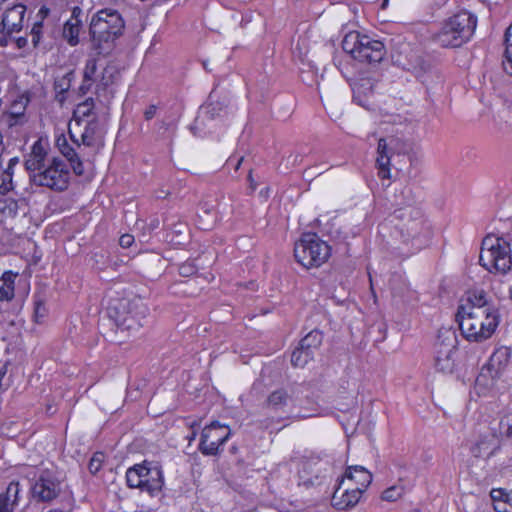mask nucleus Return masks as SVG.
<instances>
[{
  "instance_id": "1",
  "label": "nucleus",
  "mask_w": 512,
  "mask_h": 512,
  "mask_svg": "<svg viewBox=\"0 0 512 512\" xmlns=\"http://www.w3.org/2000/svg\"><path fill=\"white\" fill-rule=\"evenodd\" d=\"M49 145L43 139L35 141L25 157L24 166L31 183L62 192L68 188L70 169L59 157H49Z\"/></svg>"
},
{
  "instance_id": "2",
  "label": "nucleus",
  "mask_w": 512,
  "mask_h": 512,
  "mask_svg": "<svg viewBox=\"0 0 512 512\" xmlns=\"http://www.w3.org/2000/svg\"><path fill=\"white\" fill-rule=\"evenodd\" d=\"M477 27V17L460 11L447 18L433 35V41L442 48H458L470 41Z\"/></svg>"
},
{
  "instance_id": "3",
  "label": "nucleus",
  "mask_w": 512,
  "mask_h": 512,
  "mask_svg": "<svg viewBox=\"0 0 512 512\" xmlns=\"http://www.w3.org/2000/svg\"><path fill=\"white\" fill-rule=\"evenodd\" d=\"M456 317L463 336L474 342L490 338L499 324L498 312H485L483 308L459 307Z\"/></svg>"
},
{
  "instance_id": "4",
  "label": "nucleus",
  "mask_w": 512,
  "mask_h": 512,
  "mask_svg": "<svg viewBox=\"0 0 512 512\" xmlns=\"http://www.w3.org/2000/svg\"><path fill=\"white\" fill-rule=\"evenodd\" d=\"M123 29L124 20L120 13L113 9H103L93 15L89 32L94 46L102 53L112 47Z\"/></svg>"
},
{
  "instance_id": "5",
  "label": "nucleus",
  "mask_w": 512,
  "mask_h": 512,
  "mask_svg": "<svg viewBox=\"0 0 512 512\" xmlns=\"http://www.w3.org/2000/svg\"><path fill=\"white\" fill-rule=\"evenodd\" d=\"M109 313L119 330L131 333L147 324L149 309L141 298L122 299L109 308Z\"/></svg>"
},
{
  "instance_id": "6",
  "label": "nucleus",
  "mask_w": 512,
  "mask_h": 512,
  "mask_svg": "<svg viewBox=\"0 0 512 512\" xmlns=\"http://www.w3.org/2000/svg\"><path fill=\"white\" fill-rule=\"evenodd\" d=\"M342 48L353 59L369 64L380 63L386 54L385 46L381 41L362 35L358 31H351L345 35Z\"/></svg>"
},
{
  "instance_id": "7",
  "label": "nucleus",
  "mask_w": 512,
  "mask_h": 512,
  "mask_svg": "<svg viewBox=\"0 0 512 512\" xmlns=\"http://www.w3.org/2000/svg\"><path fill=\"white\" fill-rule=\"evenodd\" d=\"M479 262L491 273H507L512 265L510 244L502 238L485 237L481 246Z\"/></svg>"
},
{
  "instance_id": "8",
  "label": "nucleus",
  "mask_w": 512,
  "mask_h": 512,
  "mask_svg": "<svg viewBox=\"0 0 512 512\" xmlns=\"http://www.w3.org/2000/svg\"><path fill=\"white\" fill-rule=\"evenodd\" d=\"M395 217L402 221L399 231L405 242H415L417 248L428 242L431 229L419 209L407 206L396 210Z\"/></svg>"
},
{
  "instance_id": "9",
  "label": "nucleus",
  "mask_w": 512,
  "mask_h": 512,
  "mask_svg": "<svg viewBox=\"0 0 512 512\" xmlns=\"http://www.w3.org/2000/svg\"><path fill=\"white\" fill-rule=\"evenodd\" d=\"M330 254V246L315 233H304L294 246L295 259L305 268L321 266Z\"/></svg>"
},
{
  "instance_id": "10",
  "label": "nucleus",
  "mask_w": 512,
  "mask_h": 512,
  "mask_svg": "<svg viewBox=\"0 0 512 512\" xmlns=\"http://www.w3.org/2000/svg\"><path fill=\"white\" fill-rule=\"evenodd\" d=\"M126 482L129 488H137L155 496L162 490L164 477L162 469L158 465L144 461L142 464L128 468Z\"/></svg>"
},
{
  "instance_id": "11",
  "label": "nucleus",
  "mask_w": 512,
  "mask_h": 512,
  "mask_svg": "<svg viewBox=\"0 0 512 512\" xmlns=\"http://www.w3.org/2000/svg\"><path fill=\"white\" fill-rule=\"evenodd\" d=\"M230 436L231 430L229 426L214 421L203 428L198 450L204 456H218Z\"/></svg>"
},
{
  "instance_id": "12",
  "label": "nucleus",
  "mask_w": 512,
  "mask_h": 512,
  "mask_svg": "<svg viewBox=\"0 0 512 512\" xmlns=\"http://www.w3.org/2000/svg\"><path fill=\"white\" fill-rule=\"evenodd\" d=\"M457 352V338L453 332H448L443 339L439 336L435 343V369L446 374L453 373L456 367Z\"/></svg>"
},
{
  "instance_id": "13",
  "label": "nucleus",
  "mask_w": 512,
  "mask_h": 512,
  "mask_svg": "<svg viewBox=\"0 0 512 512\" xmlns=\"http://www.w3.org/2000/svg\"><path fill=\"white\" fill-rule=\"evenodd\" d=\"M32 496L40 502H51L61 493V481L54 470L42 469L31 487Z\"/></svg>"
},
{
  "instance_id": "14",
  "label": "nucleus",
  "mask_w": 512,
  "mask_h": 512,
  "mask_svg": "<svg viewBox=\"0 0 512 512\" xmlns=\"http://www.w3.org/2000/svg\"><path fill=\"white\" fill-rule=\"evenodd\" d=\"M510 358V348L501 346L495 349L488 363L482 368L481 377H490L492 380L500 378L507 369Z\"/></svg>"
},
{
  "instance_id": "15",
  "label": "nucleus",
  "mask_w": 512,
  "mask_h": 512,
  "mask_svg": "<svg viewBox=\"0 0 512 512\" xmlns=\"http://www.w3.org/2000/svg\"><path fill=\"white\" fill-rule=\"evenodd\" d=\"M234 114V107L225 101H210L201 108L200 115L196 119L199 124H205L206 120L226 122Z\"/></svg>"
},
{
  "instance_id": "16",
  "label": "nucleus",
  "mask_w": 512,
  "mask_h": 512,
  "mask_svg": "<svg viewBox=\"0 0 512 512\" xmlns=\"http://www.w3.org/2000/svg\"><path fill=\"white\" fill-rule=\"evenodd\" d=\"M374 86L375 82L372 78L361 77L352 84L353 101L367 109L374 108Z\"/></svg>"
},
{
  "instance_id": "17",
  "label": "nucleus",
  "mask_w": 512,
  "mask_h": 512,
  "mask_svg": "<svg viewBox=\"0 0 512 512\" xmlns=\"http://www.w3.org/2000/svg\"><path fill=\"white\" fill-rule=\"evenodd\" d=\"M364 491L358 486L341 484L335 489L332 496V503L338 509L353 508L360 500Z\"/></svg>"
},
{
  "instance_id": "18",
  "label": "nucleus",
  "mask_w": 512,
  "mask_h": 512,
  "mask_svg": "<svg viewBox=\"0 0 512 512\" xmlns=\"http://www.w3.org/2000/svg\"><path fill=\"white\" fill-rule=\"evenodd\" d=\"M393 139L388 142L380 138L377 146L376 168L381 179H391V159L394 155L392 147Z\"/></svg>"
},
{
  "instance_id": "19",
  "label": "nucleus",
  "mask_w": 512,
  "mask_h": 512,
  "mask_svg": "<svg viewBox=\"0 0 512 512\" xmlns=\"http://www.w3.org/2000/svg\"><path fill=\"white\" fill-rule=\"evenodd\" d=\"M82 14L81 8L74 7L70 18L63 25L62 37L72 47L79 44V35L83 26Z\"/></svg>"
},
{
  "instance_id": "20",
  "label": "nucleus",
  "mask_w": 512,
  "mask_h": 512,
  "mask_svg": "<svg viewBox=\"0 0 512 512\" xmlns=\"http://www.w3.org/2000/svg\"><path fill=\"white\" fill-rule=\"evenodd\" d=\"M499 449V440L492 432L480 435L471 446L470 452L475 458H489Z\"/></svg>"
},
{
  "instance_id": "21",
  "label": "nucleus",
  "mask_w": 512,
  "mask_h": 512,
  "mask_svg": "<svg viewBox=\"0 0 512 512\" xmlns=\"http://www.w3.org/2000/svg\"><path fill=\"white\" fill-rule=\"evenodd\" d=\"M371 482L372 474L365 467L360 465L347 467L341 479V484L358 486L362 491H365Z\"/></svg>"
},
{
  "instance_id": "22",
  "label": "nucleus",
  "mask_w": 512,
  "mask_h": 512,
  "mask_svg": "<svg viewBox=\"0 0 512 512\" xmlns=\"http://www.w3.org/2000/svg\"><path fill=\"white\" fill-rule=\"evenodd\" d=\"M26 8L22 4L14 5L3 14L1 26L8 34L18 32L22 28Z\"/></svg>"
},
{
  "instance_id": "23",
  "label": "nucleus",
  "mask_w": 512,
  "mask_h": 512,
  "mask_svg": "<svg viewBox=\"0 0 512 512\" xmlns=\"http://www.w3.org/2000/svg\"><path fill=\"white\" fill-rule=\"evenodd\" d=\"M55 144L60 153L69 161L74 173L79 176L83 175L84 166L79 153L68 143L66 136L64 134L57 136Z\"/></svg>"
},
{
  "instance_id": "24",
  "label": "nucleus",
  "mask_w": 512,
  "mask_h": 512,
  "mask_svg": "<svg viewBox=\"0 0 512 512\" xmlns=\"http://www.w3.org/2000/svg\"><path fill=\"white\" fill-rule=\"evenodd\" d=\"M85 122H86V125L84 127L83 132L81 133V136H80L81 142L73 134L71 128H69V131H68L70 139L76 145L77 148H80L81 144L88 146V147L93 146L95 143L96 136L100 132V123H99L98 117H93L89 120H86Z\"/></svg>"
},
{
  "instance_id": "25",
  "label": "nucleus",
  "mask_w": 512,
  "mask_h": 512,
  "mask_svg": "<svg viewBox=\"0 0 512 512\" xmlns=\"http://www.w3.org/2000/svg\"><path fill=\"white\" fill-rule=\"evenodd\" d=\"M28 102L29 100L23 97L12 102L9 110L3 117V121L7 126L13 127L25 122V111Z\"/></svg>"
},
{
  "instance_id": "26",
  "label": "nucleus",
  "mask_w": 512,
  "mask_h": 512,
  "mask_svg": "<svg viewBox=\"0 0 512 512\" xmlns=\"http://www.w3.org/2000/svg\"><path fill=\"white\" fill-rule=\"evenodd\" d=\"M20 485L18 482H11L6 490L0 494V512H13L18 505Z\"/></svg>"
},
{
  "instance_id": "27",
  "label": "nucleus",
  "mask_w": 512,
  "mask_h": 512,
  "mask_svg": "<svg viewBox=\"0 0 512 512\" xmlns=\"http://www.w3.org/2000/svg\"><path fill=\"white\" fill-rule=\"evenodd\" d=\"M490 497L496 512H512V490L492 489Z\"/></svg>"
},
{
  "instance_id": "28",
  "label": "nucleus",
  "mask_w": 512,
  "mask_h": 512,
  "mask_svg": "<svg viewBox=\"0 0 512 512\" xmlns=\"http://www.w3.org/2000/svg\"><path fill=\"white\" fill-rule=\"evenodd\" d=\"M97 60L95 58L87 59L83 70V81L79 87V91L82 95L87 94L92 85L99 81L97 76Z\"/></svg>"
},
{
  "instance_id": "29",
  "label": "nucleus",
  "mask_w": 512,
  "mask_h": 512,
  "mask_svg": "<svg viewBox=\"0 0 512 512\" xmlns=\"http://www.w3.org/2000/svg\"><path fill=\"white\" fill-rule=\"evenodd\" d=\"M95 108V100L92 97H89L83 102L79 103L73 112V120L75 121L76 125L80 126L82 122L93 117H98L95 112Z\"/></svg>"
},
{
  "instance_id": "30",
  "label": "nucleus",
  "mask_w": 512,
  "mask_h": 512,
  "mask_svg": "<svg viewBox=\"0 0 512 512\" xmlns=\"http://www.w3.org/2000/svg\"><path fill=\"white\" fill-rule=\"evenodd\" d=\"M460 307H467L469 310L483 308L485 312H498L494 305L488 302L487 295L483 290L472 291L468 296L467 303Z\"/></svg>"
},
{
  "instance_id": "31",
  "label": "nucleus",
  "mask_w": 512,
  "mask_h": 512,
  "mask_svg": "<svg viewBox=\"0 0 512 512\" xmlns=\"http://www.w3.org/2000/svg\"><path fill=\"white\" fill-rule=\"evenodd\" d=\"M290 401V395L283 388H279L271 392L264 406L274 412L283 411Z\"/></svg>"
},
{
  "instance_id": "32",
  "label": "nucleus",
  "mask_w": 512,
  "mask_h": 512,
  "mask_svg": "<svg viewBox=\"0 0 512 512\" xmlns=\"http://www.w3.org/2000/svg\"><path fill=\"white\" fill-rule=\"evenodd\" d=\"M18 274L12 271H5L0 277V301H10L15 294V279Z\"/></svg>"
},
{
  "instance_id": "33",
  "label": "nucleus",
  "mask_w": 512,
  "mask_h": 512,
  "mask_svg": "<svg viewBox=\"0 0 512 512\" xmlns=\"http://www.w3.org/2000/svg\"><path fill=\"white\" fill-rule=\"evenodd\" d=\"M120 78V71L114 63L107 64L99 78L96 86V92L99 93L101 89H106L109 86L116 84Z\"/></svg>"
},
{
  "instance_id": "34",
  "label": "nucleus",
  "mask_w": 512,
  "mask_h": 512,
  "mask_svg": "<svg viewBox=\"0 0 512 512\" xmlns=\"http://www.w3.org/2000/svg\"><path fill=\"white\" fill-rule=\"evenodd\" d=\"M315 471L316 469H314L313 463H304L302 468L299 470L300 484L304 485L305 487L321 485L325 477L319 476L317 474L312 476L311 474H313Z\"/></svg>"
},
{
  "instance_id": "35",
  "label": "nucleus",
  "mask_w": 512,
  "mask_h": 512,
  "mask_svg": "<svg viewBox=\"0 0 512 512\" xmlns=\"http://www.w3.org/2000/svg\"><path fill=\"white\" fill-rule=\"evenodd\" d=\"M323 341V333L317 329L310 331L305 337H303L299 345L302 349H306L313 355L319 349Z\"/></svg>"
},
{
  "instance_id": "36",
  "label": "nucleus",
  "mask_w": 512,
  "mask_h": 512,
  "mask_svg": "<svg viewBox=\"0 0 512 512\" xmlns=\"http://www.w3.org/2000/svg\"><path fill=\"white\" fill-rule=\"evenodd\" d=\"M504 43L503 68L506 73L512 76V24L505 31Z\"/></svg>"
},
{
  "instance_id": "37",
  "label": "nucleus",
  "mask_w": 512,
  "mask_h": 512,
  "mask_svg": "<svg viewBox=\"0 0 512 512\" xmlns=\"http://www.w3.org/2000/svg\"><path fill=\"white\" fill-rule=\"evenodd\" d=\"M313 357L312 353L298 345L292 352L291 363L294 367L303 368Z\"/></svg>"
},
{
  "instance_id": "38",
  "label": "nucleus",
  "mask_w": 512,
  "mask_h": 512,
  "mask_svg": "<svg viewBox=\"0 0 512 512\" xmlns=\"http://www.w3.org/2000/svg\"><path fill=\"white\" fill-rule=\"evenodd\" d=\"M498 429L502 437L512 441V412L505 414L500 419Z\"/></svg>"
},
{
  "instance_id": "39",
  "label": "nucleus",
  "mask_w": 512,
  "mask_h": 512,
  "mask_svg": "<svg viewBox=\"0 0 512 512\" xmlns=\"http://www.w3.org/2000/svg\"><path fill=\"white\" fill-rule=\"evenodd\" d=\"M403 493H404L403 486L394 485V486H391L383 491L382 499L385 501L393 502V501H396L397 499H399L403 495Z\"/></svg>"
},
{
  "instance_id": "40",
  "label": "nucleus",
  "mask_w": 512,
  "mask_h": 512,
  "mask_svg": "<svg viewBox=\"0 0 512 512\" xmlns=\"http://www.w3.org/2000/svg\"><path fill=\"white\" fill-rule=\"evenodd\" d=\"M70 88V79L67 77H62L60 79L55 80L54 82V90L57 94V98L59 101H63L64 94L69 90Z\"/></svg>"
},
{
  "instance_id": "41",
  "label": "nucleus",
  "mask_w": 512,
  "mask_h": 512,
  "mask_svg": "<svg viewBox=\"0 0 512 512\" xmlns=\"http://www.w3.org/2000/svg\"><path fill=\"white\" fill-rule=\"evenodd\" d=\"M105 455L102 452H96L91 457L89 463H88V469L91 474L95 475L97 472L100 471L102 464L104 462Z\"/></svg>"
},
{
  "instance_id": "42",
  "label": "nucleus",
  "mask_w": 512,
  "mask_h": 512,
  "mask_svg": "<svg viewBox=\"0 0 512 512\" xmlns=\"http://www.w3.org/2000/svg\"><path fill=\"white\" fill-rule=\"evenodd\" d=\"M13 171L4 170L2 173V183L0 185V192L6 193L13 189L12 185Z\"/></svg>"
},
{
  "instance_id": "43",
  "label": "nucleus",
  "mask_w": 512,
  "mask_h": 512,
  "mask_svg": "<svg viewBox=\"0 0 512 512\" xmlns=\"http://www.w3.org/2000/svg\"><path fill=\"white\" fill-rule=\"evenodd\" d=\"M198 270L194 261H186L179 266V274L183 277L194 275Z\"/></svg>"
},
{
  "instance_id": "44",
  "label": "nucleus",
  "mask_w": 512,
  "mask_h": 512,
  "mask_svg": "<svg viewBox=\"0 0 512 512\" xmlns=\"http://www.w3.org/2000/svg\"><path fill=\"white\" fill-rule=\"evenodd\" d=\"M42 22H36L34 23L32 30H31V37H32V43L34 46H37L41 39V33H42Z\"/></svg>"
},
{
  "instance_id": "45",
  "label": "nucleus",
  "mask_w": 512,
  "mask_h": 512,
  "mask_svg": "<svg viewBox=\"0 0 512 512\" xmlns=\"http://www.w3.org/2000/svg\"><path fill=\"white\" fill-rule=\"evenodd\" d=\"M45 315H46L45 305L40 301L35 302L34 316H35L36 321L41 322V320L45 317Z\"/></svg>"
},
{
  "instance_id": "46",
  "label": "nucleus",
  "mask_w": 512,
  "mask_h": 512,
  "mask_svg": "<svg viewBox=\"0 0 512 512\" xmlns=\"http://www.w3.org/2000/svg\"><path fill=\"white\" fill-rule=\"evenodd\" d=\"M157 106L154 104L149 105L144 111L145 120L149 121L153 119L157 113Z\"/></svg>"
},
{
  "instance_id": "47",
  "label": "nucleus",
  "mask_w": 512,
  "mask_h": 512,
  "mask_svg": "<svg viewBox=\"0 0 512 512\" xmlns=\"http://www.w3.org/2000/svg\"><path fill=\"white\" fill-rule=\"evenodd\" d=\"M398 281H401V277L400 276H393L391 279H390V287H391V290H392V294L393 296H402V289L401 290H397L396 287H395V283L398 282Z\"/></svg>"
},
{
  "instance_id": "48",
  "label": "nucleus",
  "mask_w": 512,
  "mask_h": 512,
  "mask_svg": "<svg viewBox=\"0 0 512 512\" xmlns=\"http://www.w3.org/2000/svg\"><path fill=\"white\" fill-rule=\"evenodd\" d=\"M134 238L132 235L124 234L120 237L119 243L123 248H128L133 243Z\"/></svg>"
},
{
  "instance_id": "49",
  "label": "nucleus",
  "mask_w": 512,
  "mask_h": 512,
  "mask_svg": "<svg viewBox=\"0 0 512 512\" xmlns=\"http://www.w3.org/2000/svg\"><path fill=\"white\" fill-rule=\"evenodd\" d=\"M19 163L18 157H13L9 160L8 166L5 170L7 171H13V168Z\"/></svg>"
},
{
  "instance_id": "50",
  "label": "nucleus",
  "mask_w": 512,
  "mask_h": 512,
  "mask_svg": "<svg viewBox=\"0 0 512 512\" xmlns=\"http://www.w3.org/2000/svg\"><path fill=\"white\" fill-rule=\"evenodd\" d=\"M7 369L5 366L0 368V389H2V378L6 375Z\"/></svg>"
},
{
  "instance_id": "51",
  "label": "nucleus",
  "mask_w": 512,
  "mask_h": 512,
  "mask_svg": "<svg viewBox=\"0 0 512 512\" xmlns=\"http://www.w3.org/2000/svg\"><path fill=\"white\" fill-rule=\"evenodd\" d=\"M195 438H196V432L193 431L191 433V435L188 436V440H189V442H191V441L195 440Z\"/></svg>"
},
{
  "instance_id": "52",
  "label": "nucleus",
  "mask_w": 512,
  "mask_h": 512,
  "mask_svg": "<svg viewBox=\"0 0 512 512\" xmlns=\"http://www.w3.org/2000/svg\"><path fill=\"white\" fill-rule=\"evenodd\" d=\"M178 226H179V228H176L175 232L176 233H181L182 232L181 227H183V224H179Z\"/></svg>"
},
{
  "instance_id": "53",
  "label": "nucleus",
  "mask_w": 512,
  "mask_h": 512,
  "mask_svg": "<svg viewBox=\"0 0 512 512\" xmlns=\"http://www.w3.org/2000/svg\"><path fill=\"white\" fill-rule=\"evenodd\" d=\"M237 451V447L236 446H232L231 449H230V452L231 453H236Z\"/></svg>"
},
{
  "instance_id": "54",
  "label": "nucleus",
  "mask_w": 512,
  "mask_h": 512,
  "mask_svg": "<svg viewBox=\"0 0 512 512\" xmlns=\"http://www.w3.org/2000/svg\"><path fill=\"white\" fill-rule=\"evenodd\" d=\"M509 293H510V297H511V299H512V283H511V286H510V288H509Z\"/></svg>"
},
{
  "instance_id": "55",
  "label": "nucleus",
  "mask_w": 512,
  "mask_h": 512,
  "mask_svg": "<svg viewBox=\"0 0 512 512\" xmlns=\"http://www.w3.org/2000/svg\"><path fill=\"white\" fill-rule=\"evenodd\" d=\"M310 416H311V415H308V414H303V415H301V417H303V418H307V417H310Z\"/></svg>"
},
{
  "instance_id": "56",
  "label": "nucleus",
  "mask_w": 512,
  "mask_h": 512,
  "mask_svg": "<svg viewBox=\"0 0 512 512\" xmlns=\"http://www.w3.org/2000/svg\"><path fill=\"white\" fill-rule=\"evenodd\" d=\"M203 66L205 67V69L209 68V65H206V63H203Z\"/></svg>"
},
{
  "instance_id": "57",
  "label": "nucleus",
  "mask_w": 512,
  "mask_h": 512,
  "mask_svg": "<svg viewBox=\"0 0 512 512\" xmlns=\"http://www.w3.org/2000/svg\"><path fill=\"white\" fill-rule=\"evenodd\" d=\"M203 66L205 67V69L209 68V65H206V63H203Z\"/></svg>"
},
{
  "instance_id": "58",
  "label": "nucleus",
  "mask_w": 512,
  "mask_h": 512,
  "mask_svg": "<svg viewBox=\"0 0 512 512\" xmlns=\"http://www.w3.org/2000/svg\"><path fill=\"white\" fill-rule=\"evenodd\" d=\"M387 1H388V0H385V2L383 3V6L386 4V2H387Z\"/></svg>"
}]
</instances>
